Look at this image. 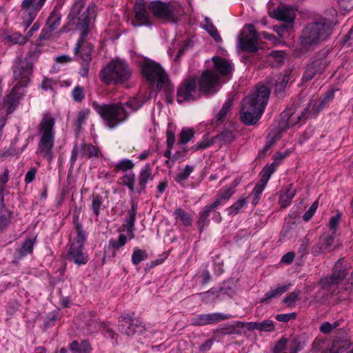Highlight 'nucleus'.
<instances>
[{"label":"nucleus","mask_w":353,"mask_h":353,"mask_svg":"<svg viewBox=\"0 0 353 353\" xmlns=\"http://www.w3.org/2000/svg\"><path fill=\"white\" fill-rule=\"evenodd\" d=\"M219 89V77L214 72L207 70L203 72L199 79L195 77L186 79L178 89L176 100L179 103L194 100L201 93L209 94Z\"/></svg>","instance_id":"obj_1"},{"label":"nucleus","mask_w":353,"mask_h":353,"mask_svg":"<svg viewBox=\"0 0 353 353\" xmlns=\"http://www.w3.org/2000/svg\"><path fill=\"white\" fill-rule=\"evenodd\" d=\"M143 101L132 98L125 103L99 104L94 101L92 103L93 108L103 118L106 125L113 129L124 122L128 116V112L125 108L132 112L137 110L142 106Z\"/></svg>","instance_id":"obj_2"},{"label":"nucleus","mask_w":353,"mask_h":353,"mask_svg":"<svg viewBox=\"0 0 353 353\" xmlns=\"http://www.w3.org/2000/svg\"><path fill=\"white\" fill-rule=\"evenodd\" d=\"M336 11L331 10V18H323L319 21L310 23L303 30L300 37L302 48L307 50L327 39L336 24Z\"/></svg>","instance_id":"obj_3"},{"label":"nucleus","mask_w":353,"mask_h":353,"mask_svg":"<svg viewBox=\"0 0 353 353\" xmlns=\"http://www.w3.org/2000/svg\"><path fill=\"white\" fill-rule=\"evenodd\" d=\"M270 88L259 85L250 96L245 97L242 103L241 120L247 125H252L259 119L270 97Z\"/></svg>","instance_id":"obj_4"},{"label":"nucleus","mask_w":353,"mask_h":353,"mask_svg":"<svg viewBox=\"0 0 353 353\" xmlns=\"http://www.w3.org/2000/svg\"><path fill=\"white\" fill-rule=\"evenodd\" d=\"M55 119L50 114L43 116L38 125L39 142L37 153L49 163L54 157L53 148L55 139Z\"/></svg>","instance_id":"obj_5"},{"label":"nucleus","mask_w":353,"mask_h":353,"mask_svg":"<svg viewBox=\"0 0 353 353\" xmlns=\"http://www.w3.org/2000/svg\"><path fill=\"white\" fill-rule=\"evenodd\" d=\"M350 268V265L343 258L339 259L335 263L332 274L321 279V289L316 293V299L319 301L326 299L338 292V286L345 279Z\"/></svg>","instance_id":"obj_6"},{"label":"nucleus","mask_w":353,"mask_h":353,"mask_svg":"<svg viewBox=\"0 0 353 353\" xmlns=\"http://www.w3.org/2000/svg\"><path fill=\"white\" fill-rule=\"evenodd\" d=\"M334 90H331L326 94L319 104H317L316 99L312 98L310 103H308L307 107L304 108L303 110H299L297 108H296V110H294L292 107H289L281 114L282 120L280 123L281 127H283V125L290 127L298 124L301 121V118L304 116V111H309L312 114H316L329 104L334 99Z\"/></svg>","instance_id":"obj_7"},{"label":"nucleus","mask_w":353,"mask_h":353,"mask_svg":"<svg viewBox=\"0 0 353 353\" xmlns=\"http://www.w3.org/2000/svg\"><path fill=\"white\" fill-rule=\"evenodd\" d=\"M132 71L127 62L121 59L110 61L100 73V79L107 84H120L127 81Z\"/></svg>","instance_id":"obj_8"},{"label":"nucleus","mask_w":353,"mask_h":353,"mask_svg":"<svg viewBox=\"0 0 353 353\" xmlns=\"http://www.w3.org/2000/svg\"><path fill=\"white\" fill-rule=\"evenodd\" d=\"M75 230L77 234L68 250L67 259L77 265H81L85 264L88 261V256L83 248L86 235L82 225L77 222L75 225Z\"/></svg>","instance_id":"obj_9"},{"label":"nucleus","mask_w":353,"mask_h":353,"mask_svg":"<svg viewBox=\"0 0 353 353\" xmlns=\"http://www.w3.org/2000/svg\"><path fill=\"white\" fill-rule=\"evenodd\" d=\"M141 70L143 77L150 84H157L160 89L163 86H168V75L159 63L145 60L141 65Z\"/></svg>","instance_id":"obj_10"},{"label":"nucleus","mask_w":353,"mask_h":353,"mask_svg":"<svg viewBox=\"0 0 353 353\" xmlns=\"http://www.w3.org/2000/svg\"><path fill=\"white\" fill-rule=\"evenodd\" d=\"M148 8L159 19L174 22H176L183 12L179 4H168L161 1L150 2Z\"/></svg>","instance_id":"obj_11"},{"label":"nucleus","mask_w":353,"mask_h":353,"mask_svg":"<svg viewBox=\"0 0 353 353\" xmlns=\"http://www.w3.org/2000/svg\"><path fill=\"white\" fill-rule=\"evenodd\" d=\"M85 2L84 0H76L73 7L70 11V15L72 17L78 18V26L83 30V32H87L88 29L94 17V8H88L85 11L81 14L83 9H84Z\"/></svg>","instance_id":"obj_12"},{"label":"nucleus","mask_w":353,"mask_h":353,"mask_svg":"<svg viewBox=\"0 0 353 353\" xmlns=\"http://www.w3.org/2000/svg\"><path fill=\"white\" fill-rule=\"evenodd\" d=\"M32 73V64L26 60H19L13 70V78L16 84L14 88L26 87L30 81Z\"/></svg>","instance_id":"obj_13"},{"label":"nucleus","mask_w":353,"mask_h":353,"mask_svg":"<svg viewBox=\"0 0 353 353\" xmlns=\"http://www.w3.org/2000/svg\"><path fill=\"white\" fill-rule=\"evenodd\" d=\"M258 34L252 24L246 25L239 36L241 48L245 51L254 52L258 50Z\"/></svg>","instance_id":"obj_14"},{"label":"nucleus","mask_w":353,"mask_h":353,"mask_svg":"<svg viewBox=\"0 0 353 353\" xmlns=\"http://www.w3.org/2000/svg\"><path fill=\"white\" fill-rule=\"evenodd\" d=\"M45 2L43 0H23L21 8L26 28L32 23Z\"/></svg>","instance_id":"obj_15"},{"label":"nucleus","mask_w":353,"mask_h":353,"mask_svg":"<svg viewBox=\"0 0 353 353\" xmlns=\"http://www.w3.org/2000/svg\"><path fill=\"white\" fill-rule=\"evenodd\" d=\"M231 317L230 314L219 312L201 314L192 318L191 324L195 326H204L226 320Z\"/></svg>","instance_id":"obj_16"},{"label":"nucleus","mask_w":353,"mask_h":353,"mask_svg":"<svg viewBox=\"0 0 353 353\" xmlns=\"http://www.w3.org/2000/svg\"><path fill=\"white\" fill-rule=\"evenodd\" d=\"M17 90V88H13L4 102L2 104L0 103V117L7 119V116L16 109L20 99L19 92Z\"/></svg>","instance_id":"obj_17"},{"label":"nucleus","mask_w":353,"mask_h":353,"mask_svg":"<svg viewBox=\"0 0 353 353\" xmlns=\"http://www.w3.org/2000/svg\"><path fill=\"white\" fill-rule=\"evenodd\" d=\"M269 16L279 21L291 23L296 17L295 9L288 5H281L273 10H268Z\"/></svg>","instance_id":"obj_18"},{"label":"nucleus","mask_w":353,"mask_h":353,"mask_svg":"<svg viewBox=\"0 0 353 353\" xmlns=\"http://www.w3.org/2000/svg\"><path fill=\"white\" fill-rule=\"evenodd\" d=\"M119 330L122 333L132 336L136 333H141L144 330V325L137 319L123 317L119 320Z\"/></svg>","instance_id":"obj_19"},{"label":"nucleus","mask_w":353,"mask_h":353,"mask_svg":"<svg viewBox=\"0 0 353 353\" xmlns=\"http://www.w3.org/2000/svg\"><path fill=\"white\" fill-rule=\"evenodd\" d=\"M134 12V19L132 22L134 26H149L152 24L150 21L145 5L143 3L142 0H139L136 2Z\"/></svg>","instance_id":"obj_20"},{"label":"nucleus","mask_w":353,"mask_h":353,"mask_svg":"<svg viewBox=\"0 0 353 353\" xmlns=\"http://www.w3.org/2000/svg\"><path fill=\"white\" fill-rule=\"evenodd\" d=\"M327 62L324 58L314 59L306 66L303 75V81H310L317 73H321L326 67Z\"/></svg>","instance_id":"obj_21"},{"label":"nucleus","mask_w":353,"mask_h":353,"mask_svg":"<svg viewBox=\"0 0 353 353\" xmlns=\"http://www.w3.org/2000/svg\"><path fill=\"white\" fill-rule=\"evenodd\" d=\"M294 81V77L292 74V71L287 72L283 76L276 75L268 81L270 86H274V92L281 96L289 81Z\"/></svg>","instance_id":"obj_22"},{"label":"nucleus","mask_w":353,"mask_h":353,"mask_svg":"<svg viewBox=\"0 0 353 353\" xmlns=\"http://www.w3.org/2000/svg\"><path fill=\"white\" fill-rule=\"evenodd\" d=\"M92 51V46L87 42L81 37L74 48L75 54L81 61H90L92 59L91 53Z\"/></svg>","instance_id":"obj_23"},{"label":"nucleus","mask_w":353,"mask_h":353,"mask_svg":"<svg viewBox=\"0 0 353 353\" xmlns=\"http://www.w3.org/2000/svg\"><path fill=\"white\" fill-rule=\"evenodd\" d=\"M334 242V238L329 234L323 235L320 237L318 243L313 246L312 253L317 256L320 254H325L331 251Z\"/></svg>","instance_id":"obj_24"},{"label":"nucleus","mask_w":353,"mask_h":353,"mask_svg":"<svg viewBox=\"0 0 353 353\" xmlns=\"http://www.w3.org/2000/svg\"><path fill=\"white\" fill-rule=\"evenodd\" d=\"M212 60L214 61L215 68L223 76L230 74L233 70V65L229 60L219 57H214Z\"/></svg>","instance_id":"obj_25"},{"label":"nucleus","mask_w":353,"mask_h":353,"mask_svg":"<svg viewBox=\"0 0 353 353\" xmlns=\"http://www.w3.org/2000/svg\"><path fill=\"white\" fill-rule=\"evenodd\" d=\"M292 286V284H285L282 285H279L276 288L271 289L270 291L267 292L264 297L262 298L260 301L261 303H265L268 301H269L271 299L278 297L283 294H284L285 292H287L290 288Z\"/></svg>","instance_id":"obj_26"},{"label":"nucleus","mask_w":353,"mask_h":353,"mask_svg":"<svg viewBox=\"0 0 353 353\" xmlns=\"http://www.w3.org/2000/svg\"><path fill=\"white\" fill-rule=\"evenodd\" d=\"M296 192V188H294L292 184L288 185L285 192L281 194L279 198V203L282 208H286L291 203L293 197Z\"/></svg>","instance_id":"obj_27"},{"label":"nucleus","mask_w":353,"mask_h":353,"mask_svg":"<svg viewBox=\"0 0 353 353\" xmlns=\"http://www.w3.org/2000/svg\"><path fill=\"white\" fill-rule=\"evenodd\" d=\"M286 59V54L283 51H273L268 56V61L272 67H279L284 63Z\"/></svg>","instance_id":"obj_28"},{"label":"nucleus","mask_w":353,"mask_h":353,"mask_svg":"<svg viewBox=\"0 0 353 353\" xmlns=\"http://www.w3.org/2000/svg\"><path fill=\"white\" fill-rule=\"evenodd\" d=\"M101 155L99 148L92 144L85 143L81 146V157H82L92 158Z\"/></svg>","instance_id":"obj_29"},{"label":"nucleus","mask_w":353,"mask_h":353,"mask_svg":"<svg viewBox=\"0 0 353 353\" xmlns=\"http://www.w3.org/2000/svg\"><path fill=\"white\" fill-rule=\"evenodd\" d=\"M152 180V169L150 165L146 164L141 168L140 171L139 175V184L141 186V189H143L145 188L148 182Z\"/></svg>","instance_id":"obj_30"},{"label":"nucleus","mask_w":353,"mask_h":353,"mask_svg":"<svg viewBox=\"0 0 353 353\" xmlns=\"http://www.w3.org/2000/svg\"><path fill=\"white\" fill-rule=\"evenodd\" d=\"M3 41L6 43L13 45H23L26 43V37L19 32H14L11 34H6L3 37Z\"/></svg>","instance_id":"obj_31"},{"label":"nucleus","mask_w":353,"mask_h":353,"mask_svg":"<svg viewBox=\"0 0 353 353\" xmlns=\"http://www.w3.org/2000/svg\"><path fill=\"white\" fill-rule=\"evenodd\" d=\"M105 209L103 198L102 196L94 194L92 200V210L96 216H98L101 212Z\"/></svg>","instance_id":"obj_32"},{"label":"nucleus","mask_w":353,"mask_h":353,"mask_svg":"<svg viewBox=\"0 0 353 353\" xmlns=\"http://www.w3.org/2000/svg\"><path fill=\"white\" fill-rule=\"evenodd\" d=\"M34 240V239H27L23 242L21 247L17 250L19 257H23L32 252Z\"/></svg>","instance_id":"obj_33"},{"label":"nucleus","mask_w":353,"mask_h":353,"mask_svg":"<svg viewBox=\"0 0 353 353\" xmlns=\"http://www.w3.org/2000/svg\"><path fill=\"white\" fill-rule=\"evenodd\" d=\"M70 350L73 353H89L90 345L86 341H83L81 343L74 341L70 344Z\"/></svg>","instance_id":"obj_34"},{"label":"nucleus","mask_w":353,"mask_h":353,"mask_svg":"<svg viewBox=\"0 0 353 353\" xmlns=\"http://www.w3.org/2000/svg\"><path fill=\"white\" fill-rule=\"evenodd\" d=\"M175 219L180 221L183 225L190 226L192 222V217L188 213L185 212L181 208H177L174 211Z\"/></svg>","instance_id":"obj_35"},{"label":"nucleus","mask_w":353,"mask_h":353,"mask_svg":"<svg viewBox=\"0 0 353 353\" xmlns=\"http://www.w3.org/2000/svg\"><path fill=\"white\" fill-rule=\"evenodd\" d=\"M279 162L277 161V159L274 158V161L271 165L267 168H263L261 172V181L268 183L270 179L271 175L275 172L276 168L279 166Z\"/></svg>","instance_id":"obj_36"},{"label":"nucleus","mask_w":353,"mask_h":353,"mask_svg":"<svg viewBox=\"0 0 353 353\" xmlns=\"http://www.w3.org/2000/svg\"><path fill=\"white\" fill-rule=\"evenodd\" d=\"M202 27L209 33V34L214 39L216 42L221 41V37L219 34L216 27L209 21V19H205V23H203Z\"/></svg>","instance_id":"obj_37"},{"label":"nucleus","mask_w":353,"mask_h":353,"mask_svg":"<svg viewBox=\"0 0 353 353\" xmlns=\"http://www.w3.org/2000/svg\"><path fill=\"white\" fill-rule=\"evenodd\" d=\"M248 204L246 198L239 199L235 203L226 209L228 215H236Z\"/></svg>","instance_id":"obj_38"},{"label":"nucleus","mask_w":353,"mask_h":353,"mask_svg":"<svg viewBox=\"0 0 353 353\" xmlns=\"http://www.w3.org/2000/svg\"><path fill=\"white\" fill-rule=\"evenodd\" d=\"M61 23V14L58 11L54 10L49 17L47 25L51 31L55 30Z\"/></svg>","instance_id":"obj_39"},{"label":"nucleus","mask_w":353,"mask_h":353,"mask_svg":"<svg viewBox=\"0 0 353 353\" xmlns=\"http://www.w3.org/2000/svg\"><path fill=\"white\" fill-rule=\"evenodd\" d=\"M134 166V164L132 162V161L128 159H123L119 162L114 164V169L117 172L127 171L133 168Z\"/></svg>","instance_id":"obj_40"},{"label":"nucleus","mask_w":353,"mask_h":353,"mask_svg":"<svg viewBox=\"0 0 353 353\" xmlns=\"http://www.w3.org/2000/svg\"><path fill=\"white\" fill-rule=\"evenodd\" d=\"M232 101H227L223 105L221 110L217 113L215 118L218 123H222L227 117L228 114L232 107Z\"/></svg>","instance_id":"obj_41"},{"label":"nucleus","mask_w":353,"mask_h":353,"mask_svg":"<svg viewBox=\"0 0 353 353\" xmlns=\"http://www.w3.org/2000/svg\"><path fill=\"white\" fill-rule=\"evenodd\" d=\"M194 132L192 128H183L179 137V144L185 145L194 137Z\"/></svg>","instance_id":"obj_42"},{"label":"nucleus","mask_w":353,"mask_h":353,"mask_svg":"<svg viewBox=\"0 0 353 353\" xmlns=\"http://www.w3.org/2000/svg\"><path fill=\"white\" fill-rule=\"evenodd\" d=\"M147 257L148 254L145 250L135 248H134L132 255V262L134 265H137L140 262L145 260Z\"/></svg>","instance_id":"obj_43"},{"label":"nucleus","mask_w":353,"mask_h":353,"mask_svg":"<svg viewBox=\"0 0 353 353\" xmlns=\"http://www.w3.org/2000/svg\"><path fill=\"white\" fill-rule=\"evenodd\" d=\"M253 328L260 331L270 332L274 330V325L272 321L267 319L259 323H254Z\"/></svg>","instance_id":"obj_44"},{"label":"nucleus","mask_w":353,"mask_h":353,"mask_svg":"<svg viewBox=\"0 0 353 353\" xmlns=\"http://www.w3.org/2000/svg\"><path fill=\"white\" fill-rule=\"evenodd\" d=\"M134 223L135 218L133 216L132 217L128 216L125 223L123 225V230L128 234L130 239L134 237Z\"/></svg>","instance_id":"obj_45"},{"label":"nucleus","mask_w":353,"mask_h":353,"mask_svg":"<svg viewBox=\"0 0 353 353\" xmlns=\"http://www.w3.org/2000/svg\"><path fill=\"white\" fill-rule=\"evenodd\" d=\"M194 168L191 165H186L183 170H181L175 176V181L177 183H181L187 180L192 172Z\"/></svg>","instance_id":"obj_46"},{"label":"nucleus","mask_w":353,"mask_h":353,"mask_svg":"<svg viewBox=\"0 0 353 353\" xmlns=\"http://www.w3.org/2000/svg\"><path fill=\"white\" fill-rule=\"evenodd\" d=\"M212 212L206 206L203 208L202 211L199 213V217L197 221L198 227L201 230L209 222L208 217L210 212Z\"/></svg>","instance_id":"obj_47"},{"label":"nucleus","mask_w":353,"mask_h":353,"mask_svg":"<svg viewBox=\"0 0 353 353\" xmlns=\"http://www.w3.org/2000/svg\"><path fill=\"white\" fill-rule=\"evenodd\" d=\"M90 110L89 109H83L80 110L77 116V119L75 121V125L79 128H81V126L85 124V121L88 119L89 114H90Z\"/></svg>","instance_id":"obj_48"},{"label":"nucleus","mask_w":353,"mask_h":353,"mask_svg":"<svg viewBox=\"0 0 353 353\" xmlns=\"http://www.w3.org/2000/svg\"><path fill=\"white\" fill-rule=\"evenodd\" d=\"M300 294L301 292L299 290L294 291L286 296L283 299V302L288 306L292 307L294 305L295 302L299 299Z\"/></svg>","instance_id":"obj_49"},{"label":"nucleus","mask_w":353,"mask_h":353,"mask_svg":"<svg viewBox=\"0 0 353 353\" xmlns=\"http://www.w3.org/2000/svg\"><path fill=\"white\" fill-rule=\"evenodd\" d=\"M126 236L123 234H120L117 240H110L109 245H111L114 250H117L119 248L123 246L126 243Z\"/></svg>","instance_id":"obj_50"},{"label":"nucleus","mask_w":353,"mask_h":353,"mask_svg":"<svg viewBox=\"0 0 353 353\" xmlns=\"http://www.w3.org/2000/svg\"><path fill=\"white\" fill-rule=\"evenodd\" d=\"M134 180L135 174L133 172L126 174L122 178L123 185L132 190H134Z\"/></svg>","instance_id":"obj_51"},{"label":"nucleus","mask_w":353,"mask_h":353,"mask_svg":"<svg viewBox=\"0 0 353 353\" xmlns=\"http://www.w3.org/2000/svg\"><path fill=\"white\" fill-rule=\"evenodd\" d=\"M234 193V188L232 187H225L221 190L220 199L225 203Z\"/></svg>","instance_id":"obj_52"},{"label":"nucleus","mask_w":353,"mask_h":353,"mask_svg":"<svg viewBox=\"0 0 353 353\" xmlns=\"http://www.w3.org/2000/svg\"><path fill=\"white\" fill-rule=\"evenodd\" d=\"M72 96L75 101H81L85 97L83 88L79 85L74 87L72 92Z\"/></svg>","instance_id":"obj_53"},{"label":"nucleus","mask_w":353,"mask_h":353,"mask_svg":"<svg viewBox=\"0 0 353 353\" xmlns=\"http://www.w3.org/2000/svg\"><path fill=\"white\" fill-rule=\"evenodd\" d=\"M196 295L201 296V299L205 303L210 302L216 296V292L212 289L203 293L196 294Z\"/></svg>","instance_id":"obj_54"},{"label":"nucleus","mask_w":353,"mask_h":353,"mask_svg":"<svg viewBox=\"0 0 353 353\" xmlns=\"http://www.w3.org/2000/svg\"><path fill=\"white\" fill-rule=\"evenodd\" d=\"M219 139L224 143H230L232 141L235 137L232 132L230 130H224L218 136Z\"/></svg>","instance_id":"obj_55"},{"label":"nucleus","mask_w":353,"mask_h":353,"mask_svg":"<svg viewBox=\"0 0 353 353\" xmlns=\"http://www.w3.org/2000/svg\"><path fill=\"white\" fill-rule=\"evenodd\" d=\"M319 203L317 201H316L314 203H312V205L310 207L309 210L305 212V213L303 215V220L305 221H308L314 215L315 213L317 208H318Z\"/></svg>","instance_id":"obj_56"},{"label":"nucleus","mask_w":353,"mask_h":353,"mask_svg":"<svg viewBox=\"0 0 353 353\" xmlns=\"http://www.w3.org/2000/svg\"><path fill=\"white\" fill-rule=\"evenodd\" d=\"M340 8L344 11H350L353 9V0H338Z\"/></svg>","instance_id":"obj_57"},{"label":"nucleus","mask_w":353,"mask_h":353,"mask_svg":"<svg viewBox=\"0 0 353 353\" xmlns=\"http://www.w3.org/2000/svg\"><path fill=\"white\" fill-rule=\"evenodd\" d=\"M296 316L295 312L289 314H280L276 316V319L279 321L288 322L291 319H294Z\"/></svg>","instance_id":"obj_58"},{"label":"nucleus","mask_w":353,"mask_h":353,"mask_svg":"<svg viewBox=\"0 0 353 353\" xmlns=\"http://www.w3.org/2000/svg\"><path fill=\"white\" fill-rule=\"evenodd\" d=\"M267 183H265V181H262L261 180V183L257 184L252 190V195H256L260 196L263 192Z\"/></svg>","instance_id":"obj_59"},{"label":"nucleus","mask_w":353,"mask_h":353,"mask_svg":"<svg viewBox=\"0 0 353 353\" xmlns=\"http://www.w3.org/2000/svg\"><path fill=\"white\" fill-rule=\"evenodd\" d=\"M336 325L337 324L336 323H334V325H332L328 322H324L320 326V330L323 333L327 334L330 332L333 328L336 327Z\"/></svg>","instance_id":"obj_60"},{"label":"nucleus","mask_w":353,"mask_h":353,"mask_svg":"<svg viewBox=\"0 0 353 353\" xmlns=\"http://www.w3.org/2000/svg\"><path fill=\"white\" fill-rule=\"evenodd\" d=\"M55 85L56 83L52 79L45 78L42 81L41 88L44 90H52Z\"/></svg>","instance_id":"obj_61"},{"label":"nucleus","mask_w":353,"mask_h":353,"mask_svg":"<svg viewBox=\"0 0 353 353\" xmlns=\"http://www.w3.org/2000/svg\"><path fill=\"white\" fill-rule=\"evenodd\" d=\"M340 218H341L340 214H338L336 216L331 217L330 222H329V225H330V229H332L333 231L336 230V229L339 225Z\"/></svg>","instance_id":"obj_62"},{"label":"nucleus","mask_w":353,"mask_h":353,"mask_svg":"<svg viewBox=\"0 0 353 353\" xmlns=\"http://www.w3.org/2000/svg\"><path fill=\"white\" fill-rule=\"evenodd\" d=\"M36 173H37V169L35 168H32L26 174V177H25L26 183H31L35 178Z\"/></svg>","instance_id":"obj_63"},{"label":"nucleus","mask_w":353,"mask_h":353,"mask_svg":"<svg viewBox=\"0 0 353 353\" xmlns=\"http://www.w3.org/2000/svg\"><path fill=\"white\" fill-rule=\"evenodd\" d=\"M167 148L172 149L175 143V136L172 131L167 132Z\"/></svg>","instance_id":"obj_64"}]
</instances>
